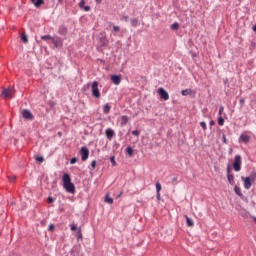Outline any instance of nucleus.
Returning <instances> with one entry per match:
<instances>
[{
    "mask_svg": "<svg viewBox=\"0 0 256 256\" xmlns=\"http://www.w3.org/2000/svg\"><path fill=\"white\" fill-rule=\"evenodd\" d=\"M2 97H4V99H13V90L5 88L2 91Z\"/></svg>",
    "mask_w": 256,
    "mask_h": 256,
    "instance_id": "nucleus-7",
    "label": "nucleus"
},
{
    "mask_svg": "<svg viewBox=\"0 0 256 256\" xmlns=\"http://www.w3.org/2000/svg\"><path fill=\"white\" fill-rule=\"evenodd\" d=\"M210 125H211V127H213V125H215V121H210Z\"/></svg>",
    "mask_w": 256,
    "mask_h": 256,
    "instance_id": "nucleus-46",
    "label": "nucleus"
},
{
    "mask_svg": "<svg viewBox=\"0 0 256 256\" xmlns=\"http://www.w3.org/2000/svg\"><path fill=\"white\" fill-rule=\"evenodd\" d=\"M241 179L244 181V187L246 189H249L252 185V183L255 181V176L250 175L248 177H241Z\"/></svg>",
    "mask_w": 256,
    "mask_h": 256,
    "instance_id": "nucleus-3",
    "label": "nucleus"
},
{
    "mask_svg": "<svg viewBox=\"0 0 256 256\" xmlns=\"http://www.w3.org/2000/svg\"><path fill=\"white\" fill-rule=\"evenodd\" d=\"M172 31H177L179 29V23L175 22L174 24L171 25Z\"/></svg>",
    "mask_w": 256,
    "mask_h": 256,
    "instance_id": "nucleus-25",
    "label": "nucleus"
},
{
    "mask_svg": "<svg viewBox=\"0 0 256 256\" xmlns=\"http://www.w3.org/2000/svg\"><path fill=\"white\" fill-rule=\"evenodd\" d=\"M111 81L114 83V85H120L121 83V76L119 75H112L111 76Z\"/></svg>",
    "mask_w": 256,
    "mask_h": 256,
    "instance_id": "nucleus-11",
    "label": "nucleus"
},
{
    "mask_svg": "<svg viewBox=\"0 0 256 256\" xmlns=\"http://www.w3.org/2000/svg\"><path fill=\"white\" fill-rule=\"evenodd\" d=\"M83 9H84V11H91V7L90 6H84Z\"/></svg>",
    "mask_w": 256,
    "mask_h": 256,
    "instance_id": "nucleus-43",
    "label": "nucleus"
},
{
    "mask_svg": "<svg viewBox=\"0 0 256 256\" xmlns=\"http://www.w3.org/2000/svg\"><path fill=\"white\" fill-rule=\"evenodd\" d=\"M122 21H125V23H127V21H129V16H122Z\"/></svg>",
    "mask_w": 256,
    "mask_h": 256,
    "instance_id": "nucleus-39",
    "label": "nucleus"
},
{
    "mask_svg": "<svg viewBox=\"0 0 256 256\" xmlns=\"http://www.w3.org/2000/svg\"><path fill=\"white\" fill-rule=\"evenodd\" d=\"M113 29L117 33L120 31L121 28L119 26H113Z\"/></svg>",
    "mask_w": 256,
    "mask_h": 256,
    "instance_id": "nucleus-40",
    "label": "nucleus"
},
{
    "mask_svg": "<svg viewBox=\"0 0 256 256\" xmlns=\"http://www.w3.org/2000/svg\"><path fill=\"white\" fill-rule=\"evenodd\" d=\"M35 159L38 163H43V161H45V158H43V156H37Z\"/></svg>",
    "mask_w": 256,
    "mask_h": 256,
    "instance_id": "nucleus-28",
    "label": "nucleus"
},
{
    "mask_svg": "<svg viewBox=\"0 0 256 256\" xmlns=\"http://www.w3.org/2000/svg\"><path fill=\"white\" fill-rule=\"evenodd\" d=\"M218 125H220V126L225 125V119H223L222 116H219V118H218Z\"/></svg>",
    "mask_w": 256,
    "mask_h": 256,
    "instance_id": "nucleus-26",
    "label": "nucleus"
},
{
    "mask_svg": "<svg viewBox=\"0 0 256 256\" xmlns=\"http://www.w3.org/2000/svg\"><path fill=\"white\" fill-rule=\"evenodd\" d=\"M53 201H55V200L53 199V197H48V199H47V202H48V203H53Z\"/></svg>",
    "mask_w": 256,
    "mask_h": 256,
    "instance_id": "nucleus-44",
    "label": "nucleus"
},
{
    "mask_svg": "<svg viewBox=\"0 0 256 256\" xmlns=\"http://www.w3.org/2000/svg\"><path fill=\"white\" fill-rule=\"evenodd\" d=\"M22 117L24 119H27L28 121H33V119H35V116H33V113H31V111H29L28 109H24L22 111Z\"/></svg>",
    "mask_w": 256,
    "mask_h": 256,
    "instance_id": "nucleus-6",
    "label": "nucleus"
},
{
    "mask_svg": "<svg viewBox=\"0 0 256 256\" xmlns=\"http://www.w3.org/2000/svg\"><path fill=\"white\" fill-rule=\"evenodd\" d=\"M80 155H81L82 161L89 159V149H87V147H82L80 150Z\"/></svg>",
    "mask_w": 256,
    "mask_h": 256,
    "instance_id": "nucleus-9",
    "label": "nucleus"
},
{
    "mask_svg": "<svg viewBox=\"0 0 256 256\" xmlns=\"http://www.w3.org/2000/svg\"><path fill=\"white\" fill-rule=\"evenodd\" d=\"M91 167H92V169H95V167H97V161H92L91 162Z\"/></svg>",
    "mask_w": 256,
    "mask_h": 256,
    "instance_id": "nucleus-37",
    "label": "nucleus"
},
{
    "mask_svg": "<svg viewBox=\"0 0 256 256\" xmlns=\"http://www.w3.org/2000/svg\"><path fill=\"white\" fill-rule=\"evenodd\" d=\"M234 191H235L236 195H238L239 197H243V193L241 192V188H239L238 186H235Z\"/></svg>",
    "mask_w": 256,
    "mask_h": 256,
    "instance_id": "nucleus-19",
    "label": "nucleus"
},
{
    "mask_svg": "<svg viewBox=\"0 0 256 256\" xmlns=\"http://www.w3.org/2000/svg\"><path fill=\"white\" fill-rule=\"evenodd\" d=\"M105 202L109 203V205H113V198L109 197V195L106 196Z\"/></svg>",
    "mask_w": 256,
    "mask_h": 256,
    "instance_id": "nucleus-24",
    "label": "nucleus"
},
{
    "mask_svg": "<svg viewBox=\"0 0 256 256\" xmlns=\"http://www.w3.org/2000/svg\"><path fill=\"white\" fill-rule=\"evenodd\" d=\"M52 43L55 45V47H61V38H53Z\"/></svg>",
    "mask_w": 256,
    "mask_h": 256,
    "instance_id": "nucleus-14",
    "label": "nucleus"
},
{
    "mask_svg": "<svg viewBox=\"0 0 256 256\" xmlns=\"http://www.w3.org/2000/svg\"><path fill=\"white\" fill-rule=\"evenodd\" d=\"M185 218H186V223L188 227H193V225H195V223L191 218H189L188 216H185Z\"/></svg>",
    "mask_w": 256,
    "mask_h": 256,
    "instance_id": "nucleus-18",
    "label": "nucleus"
},
{
    "mask_svg": "<svg viewBox=\"0 0 256 256\" xmlns=\"http://www.w3.org/2000/svg\"><path fill=\"white\" fill-rule=\"evenodd\" d=\"M110 162L112 163L113 167L117 165V162H115V157H111Z\"/></svg>",
    "mask_w": 256,
    "mask_h": 256,
    "instance_id": "nucleus-33",
    "label": "nucleus"
},
{
    "mask_svg": "<svg viewBox=\"0 0 256 256\" xmlns=\"http://www.w3.org/2000/svg\"><path fill=\"white\" fill-rule=\"evenodd\" d=\"M222 141L225 145H227V136H225V134H222Z\"/></svg>",
    "mask_w": 256,
    "mask_h": 256,
    "instance_id": "nucleus-34",
    "label": "nucleus"
},
{
    "mask_svg": "<svg viewBox=\"0 0 256 256\" xmlns=\"http://www.w3.org/2000/svg\"><path fill=\"white\" fill-rule=\"evenodd\" d=\"M75 163H77V158H72V159L70 160V164H71V165H75Z\"/></svg>",
    "mask_w": 256,
    "mask_h": 256,
    "instance_id": "nucleus-38",
    "label": "nucleus"
},
{
    "mask_svg": "<svg viewBox=\"0 0 256 256\" xmlns=\"http://www.w3.org/2000/svg\"><path fill=\"white\" fill-rule=\"evenodd\" d=\"M132 135H134V137H139L140 132L138 130H133Z\"/></svg>",
    "mask_w": 256,
    "mask_h": 256,
    "instance_id": "nucleus-32",
    "label": "nucleus"
},
{
    "mask_svg": "<svg viewBox=\"0 0 256 256\" xmlns=\"http://www.w3.org/2000/svg\"><path fill=\"white\" fill-rule=\"evenodd\" d=\"M63 187L67 191V193H75V184L71 182V176L66 173L62 177Z\"/></svg>",
    "mask_w": 256,
    "mask_h": 256,
    "instance_id": "nucleus-1",
    "label": "nucleus"
},
{
    "mask_svg": "<svg viewBox=\"0 0 256 256\" xmlns=\"http://www.w3.org/2000/svg\"><path fill=\"white\" fill-rule=\"evenodd\" d=\"M227 179L230 185H233L235 183V177L233 176V174H228Z\"/></svg>",
    "mask_w": 256,
    "mask_h": 256,
    "instance_id": "nucleus-15",
    "label": "nucleus"
},
{
    "mask_svg": "<svg viewBox=\"0 0 256 256\" xmlns=\"http://www.w3.org/2000/svg\"><path fill=\"white\" fill-rule=\"evenodd\" d=\"M156 198L158 199V201L161 199V192H157Z\"/></svg>",
    "mask_w": 256,
    "mask_h": 256,
    "instance_id": "nucleus-45",
    "label": "nucleus"
},
{
    "mask_svg": "<svg viewBox=\"0 0 256 256\" xmlns=\"http://www.w3.org/2000/svg\"><path fill=\"white\" fill-rule=\"evenodd\" d=\"M105 133H106V137H107V139H109V141H111V139H113V137H115V131L111 128L106 129Z\"/></svg>",
    "mask_w": 256,
    "mask_h": 256,
    "instance_id": "nucleus-10",
    "label": "nucleus"
},
{
    "mask_svg": "<svg viewBox=\"0 0 256 256\" xmlns=\"http://www.w3.org/2000/svg\"><path fill=\"white\" fill-rule=\"evenodd\" d=\"M239 103H240V105H245V98H241V99L239 100Z\"/></svg>",
    "mask_w": 256,
    "mask_h": 256,
    "instance_id": "nucleus-42",
    "label": "nucleus"
},
{
    "mask_svg": "<svg viewBox=\"0 0 256 256\" xmlns=\"http://www.w3.org/2000/svg\"><path fill=\"white\" fill-rule=\"evenodd\" d=\"M183 97H187V95H191V89H185L181 91Z\"/></svg>",
    "mask_w": 256,
    "mask_h": 256,
    "instance_id": "nucleus-22",
    "label": "nucleus"
},
{
    "mask_svg": "<svg viewBox=\"0 0 256 256\" xmlns=\"http://www.w3.org/2000/svg\"><path fill=\"white\" fill-rule=\"evenodd\" d=\"M48 229H49V231H54V229H55V225L50 224Z\"/></svg>",
    "mask_w": 256,
    "mask_h": 256,
    "instance_id": "nucleus-41",
    "label": "nucleus"
},
{
    "mask_svg": "<svg viewBox=\"0 0 256 256\" xmlns=\"http://www.w3.org/2000/svg\"><path fill=\"white\" fill-rule=\"evenodd\" d=\"M158 93L164 101H169V93L164 88H159Z\"/></svg>",
    "mask_w": 256,
    "mask_h": 256,
    "instance_id": "nucleus-8",
    "label": "nucleus"
},
{
    "mask_svg": "<svg viewBox=\"0 0 256 256\" xmlns=\"http://www.w3.org/2000/svg\"><path fill=\"white\" fill-rule=\"evenodd\" d=\"M127 123H129V117L128 116H122L121 117V127H125V125H127Z\"/></svg>",
    "mask_w": 256,
    "mask_h": 256,
    "instance_id": "nucleus-13",
    "label": "nucleus"
},
{
    "mask_svg": "<svg viewBox=\"0 0 256 256\" xmlns=\"http://www.w3.org/2000/svg\"><path fill=\"white\" fill-rule=\"evenodd\" d=\"M241 155H236L234 158L233 169L236 172L241 171Z\"/></svg>",
    "mask_w": 256,
    "mask_h": 256,
    "instance_id": "nucleus-4",
    "label": "nucleus"
},
{
    "mask_svg": "<svg viewBox=\"0 0 256 256\" xmlns=\"http://www.w3.org/2000/svg\"><path fill=\"white\" fill-rule=\"evenodd\" d=\"M21 40L23 41V43H29V37L25 33H22Z\"/></svg>",
    "mask_w": 256,
    "mask_h": 256,
    "instance_id": "nucleus-20",
    "label": "nucleus"
},
{
    "mask_svg": "<svg viewBox=\"0 0 256 256\" xmlns=\"http://www.w3.org/2000/svg\"><path fill=\"white\" fill-rule=\"evenodd\" d=\"M71 231H78V227H77V225H75V224H73V225H71Z\"/></svg>",
    "mask_w": 256,
    "mask_h": 256,
    "instance_id": "nucleus-35",
    "label": "nucleus"
},
{
    "mask_svg": "<svg viewBox=\"0 0 256 256\" xmlns=\"http://www.w3.org/2000/svg\"><path fill=\"white\" fill-rule=\"evenodd\" d=\"M175 181H177V177H174V178L172 179V182H173V183H175Z\"/></svg>",
    "mask_w": 256,
    "mask_h": 256,
    "instance_id": "nucleus-48",
    "label": "nucleus"
},
{
    "mask_svg": "<svg viewBox=\"0 0 256 256\" xmlns=\"http://www.w3.org/2000/svg\"><path fill=\"white\" fill-rule=\"evenodd\" d=\"M130 23H131L132 27H137V26L139 25V19H137V18H132V19L130 20Z\"/></svg>",
    "mask_w": 256,
    "mask_h": 256,
    "instance_id": "nucleus-16",
    "label": "nucleus"
},
{
    "mask_svg": "<svg viewBox=\"0 0 256 256\" xmlns=\"http://www.w3.org/2000/svg\"><path fill=\"white\" fill-rule=\"evenodd\" d=\"M77 237L78 239H83V233L81 232V228H78L77 230Z\"/></svg>",
    "mask_w": 256,
    "mask_h": 256,
    "instance_id": "nucleus-27",
    "label": "nucleus"
},
{
    "mask_svg": "<svg viewBox=\"0 0 256 256\" xmlns=\"http://www.w3.org/2000/svg\"><path fill=\"white\" fill-rule=\"evenodd\" d=\"M31 2L33 3V5L35 7H41V5H44L45 4V1L44 0H31Z\"/></svg>",
    "mask_w": 256,
    "mask_h": 256,
    "instance_id": "nucleus-12",
    "label": "nucleus"
},
{
    "mask_svg": "<svg viewBox=\"0 0 256 256\" xmlns=\"http://www.w3.org/2000/svg\"><path fill=\"white\" fill-rule=\"evenodd\" d=\"M96 1V3H101L103 0H95Z\"/></svg>",
    "mask_w": 256,
    "mask_h": 256,
    "instance_id": "nucleus-49",
    "label": "nucleus"
},
{
    "mask_svg": "<svg viewBox=\"0 0 256 256\" xmlns=\"http://www.w3.org/2000/svg\"><path fill=\"white\" fill-rule=\"evenodd\" d=\"M223 111H225V107L220 106V108H219V117H221V115H223Z\"/></svg>",
    "mask_w": 256,
    "mask_h": 256,
    "instance_id": "nucleus-31",
    "label": "nucleus"
},
{
    "mask_svg": "<svg viewBox=\"0 0 256 256\" xmlns=\"http://www.w3.org/2000/svg\"><path fill=\"white\" fill-rule=\"evenodd\" d=\"M156 193H161V183H156Z\"/></svg>",
    "mask_w": 256,
    "mask_h": 256,
    "instance_id": "nucleus-29",
    "label": "nucleus"
},
{
    "mask_svg": "<svg viewBox=\"0 0 256 256\" xmlns=\"http://www.w3.org/2000/svg\"><path fill=\"white\" fill-rule=\"evenodd\" d=\"M110 111H111V105L106 104V105L103 107V113H105V115H107V114H109Z\"/></svg>",
    "mask_w": 256,
    "mask_h": 256,
    "instance_id": "nucleus-17",
    "label": "nucleus"
},
{
    "mask_svg": "<svg viewBox=\"0 0 256 256\" xmlns=\"http://www.w3.org/2000/svg\"><path fill=\"white\" fill-rule=\"evenodd\" d=\"M12 179L15 180V176Z\"/></svg>",
    "mask_w": 256,
    "mask_h": 256,
    "instance_id": "nucleus-51",
    "label": "nucleus"
},
{
    "mask_svg": "<svg viewBox=\"0 0 256 256\" xmlns=\"http://www.w3.org/2000/svg\"><path fill=\"white\" fill-rule=\"evenodd\" d=\"M92 96L95 97V99L101 98V92L99 91V82L94 81L92 83Z\"/></svg>",
    "mask_w": 256,
    "mask_h": 256,
    "instance_id": "nucleus-2",
    "label": "nucleus"
},
{
    "mask_svg": "<svg viewBox=\"0 0 256 256\" xmlns=\"http://www.w3.org/2000/svg\"><path fill=\"white\" fill-rule=\"evenodd\" d=\"M41 39L43 41H53V37H51V35H44V36H41Z\"/></svg>",
    "mask_w": 256,
    "mask_h": 256,
    "instance_id": "nucleus-21",
    "label": "nucleus"
},
{
    "mask_svg": "<svg viewBox=\"0 0 256 256\" xmlns=\"http://www.w3.org/2000/svg\"><path fill=\"white\" fill-rule=\"evenodd\" d=\"M126 153H127L130 157H133V148L127 147V148H126Z\"/></svg>",
    "mask_w": 256,
    "mask_h": 256,
    "instance_id": "nucleus-23",
    "label": "nucleus"
},
{
    "mask_svg": "<svg viewBox=\"0 0 256 256\" xmlns=\"http://www.w3.org/2000/svg\"><path fill=\"white\" fill-rule=\"evenodd\" d=\"M227 173H228V175H231V169L229 167L227 169Z\"/></svg>",
    "mask_w": 256,
    "mask_h": 256,
    "instance_id": "nucleus-47",
    "label": "nucleus"
},
{
    "mask_svg": "<svg viewBox=\"0 0 256 256\" xmlns=\"http://www.w3.org/2000/svg\"><path fill=\"white\" fill-rule=\"evenodd\" d=\"M239 143H244L245 145H247V143H249L251 141V136H249L247 134V132H244L240 135L239 137Z\"/></svg>",
    "mask_w": 256,
    "mask_h": 256,
    "instance_id": "nucleus-5",
    "label": "nucleus"
},
{
    "mask_svg": "<svg viewBox=\"0 0 256 256\" xmlns=\"http://www.w3.org/2000/svg\"><path fill=\"white\" fill-rule=\"evenodd\" d=\"M79 7L81 9H83L85 7V0H82L80 3H79Z\"/></svg>",
    "mask_w": 256,
    "mask_h": 256,
    "instance_id": "nucleus-36",
    "label": "nucleus"
},
{
    "mask_svg": "<svg viewBox=\"0 0 256 256\" xmlns=\"http://www.w3.org/2000/svg\"><path fill=\"white\" fill-rule=\"evenodd\" d=\"M253 31H256V24L253 26Z\"/></svg>",
    "mask_w": 256,
    "mask_h": 256,
    "instance_id": "nucleus-50",
    "label": "nucleus"
},
{
    "mask_svg": "<svg viewBox=\"0 0 256 256\" xmlns=\"http://www.w3.org/2000/svg\"><path fill=\"white\" fill-rule=\"evenodd\" d=\"M200 126L202 127L203 131H207V123L200 122Z\"/></svg>",
    "mask_w": 256,
    "mask_h": 256,
    "instance_id": "nucleus-30",
    "label": "nucleus"
}]
</instances>
